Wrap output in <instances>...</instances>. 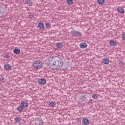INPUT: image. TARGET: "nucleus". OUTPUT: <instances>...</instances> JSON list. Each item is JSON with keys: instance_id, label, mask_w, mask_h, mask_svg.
<instances>
[{"instance_id": "29", "label": "nucleus", "mask_w": 125, "mask_h": 125, "mask_svg": "<svg viewBox=\"0 0 125 125\" xmlns=\"http://www.w3.org/2000/svg\"><path fill=\"white\" fill-rule=\"evenodd\" d=\"M89 101L91 103V102H92V100L91 99V100H90Z\"/></svg>"}, {"instance_id": "15", "label": "nucleus", "mask_w": 125, "mask_h": 125, "mask_svg": "<svg viewBox=\"0 0 125 125\" xmlns=\"http://www.w3.org/2000/svg\"><path fill=\"white\" fill-rule=\"evenodd\" d=\"M4 68L5 70H10V69H11V66L9 64H5L4 65Z\"/></svg>"}, {"instance_id": "18", "label": "nucleus", "mask_w": 125, "mask_h": 125, "mask_svg": "<svg viewBox=\"0 0 125 125\" xmlns=\"http://www.w3.org/2000/svg\"><path fill=\"white\" fill-rule=\"evenodd\" d=\"M13 52L15 54H19V53H20V49H15L13 51Z\"/></svg>"}, {"instance_id": "13", "label": "nucleus", "mask_w": 125, "mask_h": 125, "mask_svg": "<svg viewBox=\"0 0 125 125\" xmlns=\"http://www.w3.org/2000/svg\"><path fill=\"white\" fill-rule=\"evenodd\" d=\"M25 4H28V6H32V5H33V2H32V1H31V0H27L25 1Z\"/></svg>"}, {"instance_id": "14", "label": "nucleus", "mask_w": 125, "mask_h": 125, "mask_svg": "<svg viewBox=\"0 0 125 125\" xmlns=\"http://www.w3.org/2000/svg\"><path fill=\"white\" fill-rule=\"evenodd\" d=\"M83 125H88L89 124V120L86 118L83 119Z\"/></svg>"}, {"instance_id": "26", "label": "nucleus", "mask_w": 125, "mask_h": 125, "mask_svg": "<svg viewBox=\"0 0 125 125\" xmlns=\"http://www.w3.org/2000/svg\"><path fill=\"white\" fill-rule=\"evenodd\" d=\"M81 100L82 101H85V100H86V97H83V98H81Z\"/></svg>"}, {"instance_id": "23", "label": "nucleus", "mask_w": 125, "mask_h": 125, "mask_svg": "<svg viewBox=\"0 0 125 125\" xmlns=\"http://www.w3.org/2000/svg\"><path fill=\"white\" fill-rule=\"evenodd\" d=\"M28 18H30L31 19H33V18H34V15L29 14V16H28Z\"/></svg>"}, {"instance_id": "5", "label": "nucleus", "mask_w": 125, "mask_h": 125, "mask_svg": "<svg viewBox=\"0 0 125 125\" xmlns=\"http://www.w3.org/2000/svg\"><path fill=\"white\" fill-rule=\"evenodd\" d=\"M21 106L23 108H27V107L29 106V104H28V103L26 102L22 101L21 103Z\"/></svg>"}, {"instance_id": "20", "label": "nucleus", "mask_w": 125, "mask_h": 125, "mask_svg": "<svg viewBox=\"0 0 125 125\" xmlns=\"http://www.w3.org/2000/svg\"><path fill=\"white\" fill-rule=\"evenodd\" d=\"M73 0H66V3L67 4L71 5L73 4Z\"/></svg>"}, {"instance_id": "8", "label": "nucleus", "mask_w": 125, "mask_h": 125, "mask_svg": "<svg viewBox=\"0 0 125 125\" xmlns=\"http://www.w3.org/2000/svg\"><path fill=\"white\" fill-rule=\"evenodd\" d=\"M39 83L40 84H45V83H46V80L44 79H41L39 80Z\"/></svg>"}, {"instance_id": "17", "label": "nucleus", "mask_w": 125, "mask_h": 125, "mask_svg": "<svg viewBox=\"0 0 125 125\" xmlns=\"http://www.w3.org/2000/svg\"><path fill=\"white\" fill-rule=\"evenodd\" d=\"M103 62L104 63V64H109V59L104 58L103 60Z\"/></svg>"}, {"instance_id": "11", "label": "nucleus", "mask_w": 125, "mask_h": 125, "mask_svg": "<svg viewBox=\"0 0 125 125\" xmlns=\"http://www.w3.org/2000/svg\"><path fill=\"white\" fill-rule=\"evenodd\" d=\"M23 109H24V107L21 105H20L17 108V111H19L20 113H21L23 112Z\"/></svg>"}, {"instance_id": "7", "label": "nucleus", "mask_w": 125, "mask_h": 125, "mask_svg": "<svg viewBox=\"0 0 125 125\" xmlns=\"http://www.w3.org/2000/svg\"><path fill=\"white\" fill-rule=\"evenodd\" d=\"M117 11L118 13H120L121 14H124L125 13V10L121 7H119L117 8Z\"/></svg>"}, {"instance_id": "2", "label": "nucleus", "mask_w": 125, "mask_h": 125, "mask_svg": "<svg viewBox=\"0 0 125 125\" xmlns=\"http://www.w3.org/2000/svg\"><path fill=\"white\" fill-rule=\"evenodd\" d=\"M32 66L35 69H41V68H42L43 65L42 64V61H37L33 62Z\"/></svg>"}, {"instance_id": "12", "label": "nucleus", "mask_w": 125, "mask_h": 125, "mask_svg": "<svg viewBox=\"0 0 125 125\" xmlns=\"http://www.w3.org/2000/svg\"><path fill=\"white\" fill-rule=\"evenodd\" d=\"M14 120H15V123H20V122H21V121H22V119L20 117H16L14 119Z\"/></svg>"}, {"instance_id": "21", "label": "nucleus", "mask_w": 125, "mask_h": 125, "mask_svg": "<svg viewBox=\"0 0 125 125\" xmlns=\"http://www.w3.org/2000/svg\"><path fill=\"white\" fill-rule=\"evenodd\" d=\"M45 26L46 28H49V27H51V24H50V23H46Z\"/></svg>"}, {"instance_id": "16", "label": "nucleus", "mask_w": 125, "mask_h": 125, "mask_svg": "<svg viewBox=\"0 0 125 125\" xmlns=\"http://www.w3.org/2000/svg\"><path fill=\"white\" fill-rule=\"evenodd\" d=\"M49 105L50 107H54L56 105V104H55V102L51 101L49 102Z\"/></svg>"}, {"instance_id": "4", "label": "nucleus", "mask_w": 125, "mask_h": 125, "mask_svg": "<svg viewBox=\"0 0 125 125\" xmlns=\"http://www.w3.org/2000/svg\"><path fill=\"white\" fill-rule=\"evenodd\" d=\"M109 45H110L111 46H116L117 43V42L111 40L109 41Z\"/></svg>"}, {"instance_id": "1", "label": "nucleus", "mask_w": 125, "mask_h": 125, "mask_svg": "<svg viewBox=\"0 0 125 125\" xmlns=\"http://www.w3.org/2000/svg\"><path fill=\"white\" fill-rule=\"evenodd\" d=\"M49 66L52 70H60L63 67V61L59 57H55L50 61Z\"/></svg>"}, {"instance_id": "22", "label": "nucleus", "mask_w": 125, "mask_h": 125, "mask_svg": "<svg viewBox=\"0 0 125 125\" xmlns=\"http://www.w3.org/2000/svg\"><path fill=\"white\" fill-rule=\"evenodd\" d=\"M92 98H93L94 99H98V97L96 95V94H94L92 96Z\"/></svg>"}, {"instance_id": "27", "label": "nucleus", "mask_w": 125, "mask_h": 125, "mask_svg": "<svg viewBox=\"0 0 125 125\" xmlns=\"http://www.w3.org/2000/svg\"><path fill=\"white\" fill-rule=\"evenodd\" d=\"M4 57H5V58H9V57H10V56L8 55H5Z\"/></svg>"}, {"instance_id": "3", "label": "nucleus", "mask_w": 125, "mask_h": 125, "mask_svg": "<svg viewBox=\"0 0 125 125\" xmlns=\"http://www.w3.org/2000/svg\"><path fill=\"white\" fill-rule=\"evenodd\" d=\"M70 34L73 37H82V33L80 32L79 31H76L73 30L70 32Z\"/></svg>"}, {"instance_id": "6", "label": "nucleus", "mask_w": 125, "mask_h": 125, "mask_svg": "<svg viewBox=\"0 0 125 125\" xmlns=\"http://www.w3.org/2000/svg\"><path fill=\"white\" fill-rule=\"evenodd\" d=\"M38 27L40 28V30H44V25L42 22H40L38 23Z\"/></svg>"}, {"instance_id": "28", "label": "nucleus", "mask_w": 125, "mask_h": 125, "mask_svg": "<svg viewBox=\"0 0 125 125\" xmlns=\"http://www.w3.org/2000/svg\"><path fill=\"white\" fill-rule=\"evenodd\" d=\"M120 64H121V65H124V62H120Z\"/></svg>"}, {"instance_id": "10", "label": "nucleus", "mask_w": 125, "mask_h": 125, "mask_svg": "<svg viewBox=\"0 0 125 125\" xmlns=\"http://www.w3.org/2000/svg\"><path fill=\"white\" fill-rule=\"evenodd\" d=\"M56 45L57 48H62V47H63V43L59 42L57 43Z\"/></svg>"}, {"instance_id": "25", "label": "nucleus", "mask_w": 125, "mask_h": 125, "mask_svg": "<svg viewBox=\"0 0 125 125\" xmlns=\"http://www.w3.org/2000/svg\"><path fill=\"white\" fill-rule=\"evenodd\" d=\"M3 81H4V78H0V82H1V83H3Z\"/></svg>"}, {"instance_id": "9", "label": "nucleus", "mask_w": 125, "mask_h": 125, "mask_svg": "<svg viewBox=\"0 0 125 125\" xmlns=\"http://www.w3.org/2000/svg\"><path fill=\"white\" fill-rule=\"evenodd\" d=\"M80 48H86V47H87V44L86 43H81L80 44Z\"/></svg>"}, {"instance_id": "24", "label": "nucleus", "mask_w": 125, "mask_h": 125, "mask_svg": "<svg viewBox=\"0 0 125 125\" xmlns=\"http://www.w3.org/2000/svg\"><path fill=\"white\" fill-rule=\"evenodd\" d=\"M122 39L123 40L125 41V33H123V34L122 35Z\"/></svg>"}, {"instance_id": "19", "label": "nucleus", "mask_w": 125, "mask_h": 125, "mask_svg": "<svg viewBox=\"0 0 125 125\" xmlns=\"http://www.w3.org/2000/svg\"><path fill=\"white\" fill-rule=\"evenodd\" d=\"M97 2L99 4H103L105 2V0H98Z\"/></svg>"}]
</instances>
